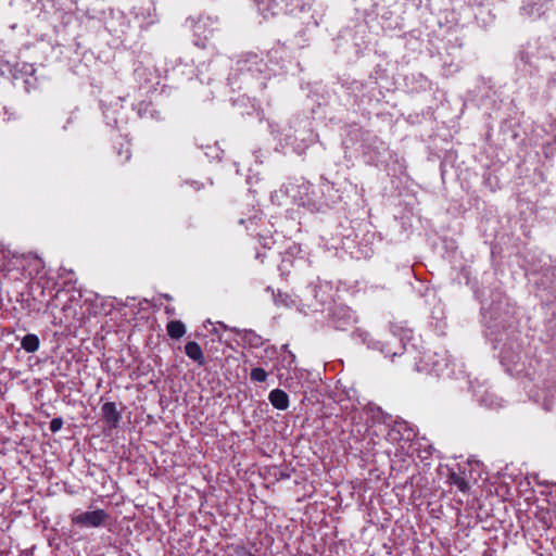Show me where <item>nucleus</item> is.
Returning a JSON list of instances; mask_svg holds the SVG:
<instances>
[{
    "label": "nucleus",
    "mask_w": 556,
    "mask_h": 556,
    "mask_svg": "<svg viewBox=\"0 0 556 556\" xmlns=\"http://www.w3.org/2000/svg\"><path fill=\"white\" fill-rule=\"evenodd\" d=\"M101 413L104 421L112 428L117 427L121 421V413L116 408V404L113 402H106L101 407Z\"/></svg>",
    "instance_id": "f03ea898"
},
{
    "label": "nucleus",
    "mask_w": 556,
    "mask_h": 556,
    "mask_svg": "<svg viewBox=\"0 0 556 556\" xmlns=\"http://www.w3.org/2000/svg\"><path fill=\"white\" fill-rule=\"evenodd\" d=\"M165 313H166L167 315H174V313H175V308H174V307H172V306H166V307H165Z\"/></svg>",
    "instance_id": "ddd939ff"
},
{
    "label": "nucleus",
    "mask_w": 556,
    "mask_h": 556,
    "mask_svg": "<svg viewBox=\"0 0 556 556\" xmlns=\"http://www.w3.org/2000/svg\"><path fill=\"white\" fill-rule=\"evenodd\" d=\"M21 345L26 352L34 353L39 349L40 341L36 334L29 333L23 337Z\"/></svg>",
    "instance_id": "0eeeda50"
},
{
    "label": "nucleus",
    "mask_w": 556,
    "mask_h": 556,
    "mask_svg": "<svg viewBox=\"0 0 556 556\" xmlns=\"http://www.w3.org/2000/svg\"><path fill=\"white\" fill-rule=\"evenodd\" d=\"M268 374L261 367L253 368L250 374V378L254 382H264Z\"/></svg>",
    "instance_id": "9b49d317"
},
{
    "label": "nucleus",
    "mask_w": 556,
    "mask_h": 556,
    "mask_svg": "<svg viewBox=\"0 0 556 556\" xmlns=\"http://www.w3.org/2000/svg\"><path fill=\"white\" fill-rule=\"evenodd\" d=\"M186 355L197 363L199 366H204L206 361L201 346L195 341H189L185 345Z\"/></svg>",
    "instance_id": "7ed1b4c3"
},
{
    "label": "nucleus",
    "mask_w": 556,
    "mask_h": 556,
    "mask_svg": "<svg viewBox=\"0 0 556 556\" xmlns=\"http://www.w3.org/2000/svg\"><path fill=\"white\" fill-rule=\"evenodd\" d=\"M47 306H48V307H50V306H53V304H52L51 302H49V303L47 304Z\"/></svg>",
    "instance_id": "dca6fc26"
},
{
    "label": "nucleus",
    "mask_w": 556,
    "mask_h": 556,
    "mask_svg": "<svg viewBox=\"0 0 556 556\" xmlns=\"http://www.w3.org/2000/svg\"><path fill=\"white\" fill-rule=\"evenodd\" d=\"M282 349H283L285 355H282V357H281V364L283 367L291 368L295 362V355L291 351L288 350L287 344L283 345Z\"/></svg>",
    "instance_id": "9d476101"
},
{
    "label": "nucleus",
    "mask_w": 556,
    "mask_h": 556,
    "mask_svg": "<svg viewBox=\"0 0 556 556\" xmlns=\"http://www.w3.org/2000/svg\"><path fill=\"white\" fill-rule=\"evenodd\" d=\"M167 334L175 340L182 338L186 334V326L181 320H170L166 325Z\"/></svg>",
    "instance_id": "423d86ee"
},
{
    "label": "nucleus",
    "mask_w": 556,
    "mask_h": 556,
    "mask_svg": "<svg viewBox=\"0 0 556 556\" xmlns=\"http://www.w3.org/2000/svg\"><path fill=\"white\" fill-rule=\"evenodd\" d=\"M268 400L271 403V405L277 409L285 410L289 407V396L281 389H275L270 391Z\"/></svg>",
    "instance_id": "20e7f679"
},
{
    "label": "nucleus",
    "mask_w": 556,
    "mask_h": 556,
    "mask_svg": "<svg viewBox=\"0 0 556 556\" xmlns=\"http://www.w3.org/2000/svg\"><path fill=\"white\" fill-rule=\"evenodd\" d=\"M63 426V419L61 417H58V418H53L51 421H50V430L51 432L55 433L58 432L59 430H61Z\"/></svg>",
    "instance_id": "f8f14e48"
},
{
    "label": "nucleus",
    "mask_w": 556,
    "mask_h": 556,
    "mask_svg": "<svg viewBox=\"0 0 556 556\" xmlns=\"http://www.w3.org/2000/svg\"><path fill=\"white\" fill-rule=\"evenodd\" d=\"M131 157V152L128 147V144L121 143V147L118 148L116 152V159L115 164L116 165H124L126 162H128Z\"/></svg>",
    "instance_id": "1a4fd4ad"
},
{
    "label": "nucleus",
    "mask_w": 556,
    "mask_h": 556,
    "mask_svg": "<svg viewBox=\"0 0 556 556\" xmlns=\"http://www.w3.org/2000/svg\"><path fill=\"white\" fill-rule=\"evenodd\" d=\"M241 549L245 556H254L251 552L247 551L245 548L242 547Z\"/></svg>",
    "instance_id": "4468645a"
},
{
    "label": "nucleus",
    "mask_w": 556,
    "mask_h": 556,
    "mask_svg": "<svg viewBox=\"0 0 556 556\" xmlns=\"http://www.w3.org/2000/svg\"><path fill=\"white\" fill-rule=\"evenodd\" d=\"M110 519V515L104 509L91 511L74 513L71 515V523L79 528H100L104 527Z\"/></svg>",
    "instance_id": "f257e3e1"
},
{
    "label": "nucleus",
    "mask_w": 556,
    "mask_h": 556,
    "mask_svg": "<svg viewBox=\"0 0 556 556\" xmlns=\"http://www.w3.org/2000/svg\"><path fill=\"white\" fill-rule=\"evenodd\" d=\"M162 296L167 301H172V296L169 294H163Z\"/></svg>",
    "instance_id": "2eb2a0df"
},
{
    "label": "nucleus",
    "mask_w": 556,
    "mask_h": 556,
    "mask_svg": "<svg viewBox=\"0 0 556 556\" xmlns=\"http://www.w3.org/2000/svg\"><path fill=\"white\" fill-rule=\"evenodd\" d=\"M535 518L542 525V527L546 530L553 526V515L548 509H540L535 514Z\"/></svg>",
    "instance_id": "6e6552de"
},
{
    "label": "nucleus",
    "mask_w": 556,
    "mask_h": 556,
    "mask_svg": "<svg viewBox=\"0 0 556 556\" xmlns=\"http://www.w3.org/2000/svg\"><path fill=\"white\" fill-rule=\"evenodd\" d=\"M448 482L454 484L463 493H467L470 490L469 482L464 472H450Z\"/></svg>",
    "instance_id": "39448f33"
}]
</instances>
